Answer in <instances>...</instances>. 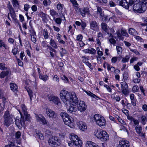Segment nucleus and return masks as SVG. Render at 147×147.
<instances>
[{"label":"nucleus","mask_w":147,"mask_h":147,"mask_svg":"<svg viewBox=\"0 0 147 147\" xmlns=\"http://www.w3.org/2000/svg\"><path fill=\"white\" fill-rule=\"evenodd\" d=\"M21 107L22 112L20 110L18 111L21 115V117L20 119L17 117H16L15 121L16 125L18 127L21 126H24L26 121H29L30 118V115L28 113L25 105L24 104L22 105Z\"/></svg>","instance_id":"1"},{"label":"nucleus","mask_w":147,"mask_h":147,"mask_svg":"<svg viewBox=\"0 0 147 147\" xmlns=\"http://www.w3.org/2000/svg\"><path fill=\"white\" fill-rule=\"evenodd\" d=\"M133 8L134 11L136 13H142L146 9V4L147 1H133Z\"/></svg>","instance_id":"2"},{"label":"nucleus","mask_w":147,"mask_h":147,"mask_svg":"<svg viewBox=\"0 0 147 147\" xmlns=\"http://www.w3.org/2000/svg\"><path fill=\"white\" fill-rule=\"evenodd\" d=\"M94 134L102 141H106L109 139V135L107 132L102 130H96L94 132Z\"/></svg>","instance_id":"3"},{"label":"nucleus","mask_w":147,"mask_h":147,"mask_svg":"<svg viewBox=\"0 0 147 147\" xmlns=\"http://www.w3.org/2000/svg\"><path fill=\"white\" fill-rule=\"evenodd\" d=\"M71 93L65 90H61L60 96L61 100L66 105L70 104V96Z\"/></svg>","instance_id":"4"},{"label":"nucleus","mask_w":147,"mask_h":147,"mask_svg":"<svg viewBox=\"0 0 147 147\" xmlns=\"http://www.w3.org/2000/svg\"><path fill=\"white\" fill-rule=\"evenodd\" d=\"M71 136L70 138L71 143L69 142V145L70 146H71L72 145V143L77 147H81L82 145V142L78 138V136L74 134H71Z\"/></svg>","instance_id":"5"},{"label":"nucleus","mask_w":147,"mask_h":147,"mask_svg":"<svg viewBox=\"0 0 147 147\" xmlns=\"http://www.w3.org/2000/svg\"><path fill=\"white\" fill-rule=\"evenodd\" d=\"M60 115L65 124L69 126L72 123L73 121L72 118L69 116L67 113L62 112L60 113Z\"/></svg>","instance_id":"6"},{"label":"nucleus","mask_w":147,"mask_h":147,"mask_svg":"<svg viewBox=\"0 0 147 147\" xmlns=\"http://www.w3.org/2000/svg\"><path fill=\"white\" fill-rule=\"evenodd\" d=\"M94 119L96 123L100 126L105 125L106 121L103 117L101 115L96 114L94 116Z\"/></svg>","instance_id":"7"},{"label":"nucleus","mask_w":147,"mask_h":147,"mask_svg":"<svg viewBox=\"0 0 147 147\" xmlns=\"http://www.w3.org/2000/svg\"><path fill=\"white\" fill-rule=\"evenodd\" d=\"M61 141L57 137H52L50 138L48 140L49 145L53 147H56L59 146Z\"/></svg>","instance_id":"8"},{"label":"nucleus","mask_w":147,"mask_h":147,"mask_svg":"<svg viewBox=\"0 0 147 147\" xmlns=\"http://www.w3.org/2000/svg\"><path fill=\"white\" fill-rule=\"evenodd\" d=\"M4 117V125L7 127L9 126L12 122L13 119L8 111H6L5 112Z\"/></svg>","instance_id":"9"},{"label":"nucleus","mask_w":147,"mask_h":147,"mask_svg":"<svg viewBox=\"0 0 147 147\" xmlns=\"http://www.w3.org/2000/svg\"><path fill=\"white\" fill-rule=\"evenodd\" d=\"M119 1V5L127 9H128L129 8V6L131 5L134 3L133 1H128V2L127 1Z\"/></svg>","instance_id":"10"},{"label":"nucleus","mask_w":147,"mask_h":147,"mask_svg":"<svg viewBox=\"0 0 147 147\" xmlns=\"http://www.w3.org/2000/svg\"><path fill=\"white\" fill-rule=\"evenodd\" d=\"M70 98V104H71L74 106H76L78 102L76 94L74 92L71 93Z\"/></svg>","instance_id":"11"},{"label":"nucleus","mask_w":147,"mask_h":147,"mask_svg":"<svg viewBox=\"0 0 147 147\" xmlns=\"http://www.w3.org/2000/svg\"><path fill=\"white\" fill-rule=\"evenodd\" d=\"M46 111L47 115L49 118L55 119L57 117V115L56 113L50 109H46Z\"/></svg>","instance_id":"12"},{"label":"nucleus","mask_w":147,"mask_h":147,"mask_svg":"<svg viewBox=\"0 0 147 147\" xmlns=\"http://www.w3.org/2000/svg\"><path fill=\"white\" fill-rule=\"evenodd\" d=\"M77 105L78 110L81 112H83L86 110L87 105L84 101L80 100Z\"/></svg>","instance_id":"13"},{"label":"nucleus","mask_w":147,"mask_h":147,"mask_svg":"<svg viewBox=\"0 0 147 147\" xmlns=\"http://www.w3.org/2000/svg\"><path fill=\"white\" fill-rule=\"evenodd\" d=\"M90 23L91 29L94 31H97L98 30L99 25L95 21H91Z\"/></svg>","instance_id":"14"},{"label":"nucleus","mask_w":147,"mask_h":147,"mask_svg":"<svg viewBox=\"0 0 147 147\" xmlns=\"http://www.w3.org/2000/svg\"><path fill=\"white\" fill-rule=\"evenodd\" d=\"M77 124L78 126L80 129L83 131L86 130L87 129V126L85 123L78 121H77Z\"/></svg>","instance_id":"15"},{"label":"nucleus","mask_w":147,"mask_h":147,"mask_svg":"<svg viewBox=\"0 0 147 147\" xmlns=\"http://www.w3.org/2000/svg\"><path fill=\"white\" fill-rule=\"evenodd\" d=\"M71 1L74 7V9L76 13H80L82 9H80L78 7V4L77 3L76 1Z\"/></svg>","instance_id":"16"},{"label":"nucleus","mask_w":147,"mask_h":147,"mask_svg":"<svg viewBox=\"0 0 147 147\" xmlns=\"http://www.w3.org/2000/svg\"><path fill=\"white\" fill-rule=\"evenodd\" d=\"M49 100L50 101H52L55 104L58 105L60 103V101L59 98L57 97L51 95L48 97Z\"/></svg>","instance_id":"17"},{"label":"nucleus","mask_w":147,"mask_h":147,"mask_svg":"<svg viewBox=\"0 0 147 147\" xmlns=\"http://www.w3.org/2000/svg\"><path fill=\"white\" fill-rule=\"evenodd\" d=\"M35 117L38 121L41 122L43 125H45L47 124V121L43 116H42V118H41L37 115H36Z\"/></svg>","instance_id":"18"},{"label":"nucleus","mask_w":147,"mask_h":147,"mask_svg":"<svg viewBox=\"0 0 147 147\" xmlns=\"http://www.w3.org/2000/svg\"><path fill=\"white\" fill-rule=\"evenodd\" d=\"M80 14L83 17H85L86 14L87 15H89L90 11L89 9L87 7H84L83 9H82Z\"/></svg>","instance_id":"19"},{"label":"nucleus","mask_w":147,"mask_h":147,"mask_svg":"<svg viewBox=\"0 0 147 147\" xmlns=\"http://www.w3.org/2000/svg\"><path fill=\"white\" fill-rule=\"evenodd\" d=\"M135 130L136 132L140 136H144V134L143 133H142L141 131H142V127L140 125H137L135 127Z\"/></svg>","instance_id":"20"},{"label":"nucleus","mask_w":147,"mask_h":147,"mask_svg":"<svg viewBox=\"0 0 147 147\" xmlns=\"http://www.w3.org/2000/svg\"><path fill=\"white\" fill-rule=\"evenodd\" d=\"M10 86L11 89L12 91L15 93L17 92L18 91V86L16 84L11 83Z\"/></svg>","instance_id":"21"},{"label":"nucleus","mask_w":147,"mask_h":147,"mask_svg":"<svg viewBox=\"0 0 147 147\" xmlns=\"http://www.w3.org/2000/svg\"><path fill=\"white\" fill-rule=\"evenodd\" d=\"M50 15L52 16L53 19H55V18L57 17L58 14L55 10L52 9H50L49 11Z\"/></svg>","instance_id":"22"},{"label":"nucleus","mask_w":147,"mask_h":147,"mask_svg":"<svg viewBox=\"0 0 147 147\" xmlns=\"http://www.w3.org/2000/svg\"><path fill=\"white\" fill-rule=\"evenodd\" d=\"M39 78L44 82L48 80V76L47 75H44L42 74H39Z\"/></svg>","instance_id":"23"},{"label":"nucleus","mask_w":147,"mask_h":147,"mask_svg":"<svg viewBox=\"0 0 147 147\" xmlns=\"http://www.w3.org/2000/svg\"><path fill=\"white\" fill-rule=\"evenodd\" d=\"M51 45L55 49L57 48V46L55 41L53 39L51 38L50 41Z\"/></svg>","instance_id":"24"},{"label":"nucleus","mask_w":147,"mask_h":147,"mask_svg":"<svg viewBox=\"0 0 147 147\" xmlns=\"http://www.w3.org/2000/svg\"><path fill=\"white\" fill-rule=\"evenodd\" d=\"M107 34L109 35V37H111L112 38L109 40V42L113 44L114 45H115V44L116 43V40L113 38H112L113 37L112 34H110L109 33H107Z\"/></svg>","instance_id":"25"},{"label":"nucleus","mask_w":147,"mask_h":147,"mask_svg":"<svg viewBox=\"0 0 147 147\" xmlns=\"http://www.w3.org/2000/svg\"><path fill=\"white\" fill-rule=\"evenodd\" d=\"M43 34L44 38L45 39H47L49 38V35L47 30L46 29L43 30Z\"/></svg>","instance_id":"26"},{"label":"nucleus","mask_w":147,"mask_h":147,"mask_svg":"<svg viewBox=\"0 0 147 147\" xmlns=\"http://www.w3.org/2000/svg\"><path fill=\"white\" fill-rule=\"evenodd\" d=\"M101 28L105 32H107L108 30L107 25L105 23H102L101 24Z\"/></svg>","instance_id":"27"},{"label":"nucleus","mask_w":147,"mask_h":147,"mask_svg":"<svg viewBox=\"0 0 147 147\" xmlns=\"http://www.w3.org/2000/svg\"><path fill=\"white\" fill-rule=\"evenodd\" d=\"M76 109V108L72 106H70L67 109V112L68 113H72L73 112H75Z\"/></svg>","instance_id":"28"},{"label":"nucleus","mask_w":147,"mask_h":147,"mask_svg":"<svg viewBox=\"0 0 147 147\" xmlns=\"http://www.w3.org/2000/svg\"><path fill=\"white\" fill-rule=\"evenodd\" d=\"M97 13L100 14V15L101 17H103L104 16V14L102 13V10L100 7H97Z\"/></svg>","instance_id":"29"},{"label":"nucleus","mask_w":147,"mask_h":147,"mask_svg":"<svg viewBox=\"0 0 147 147\" xmlns=\"http://www.w3.org/2000/svg\"><path fill=\"white\" fill-rule=\"evenodd\" d=\"M27 91L28 92V94L30 96V100L31 101L33 95H34V93L33 92H32L31 90L30 89H27Z\"/></svg>","instance_id":"30"},{"label":"nucleus","mask_w":147,"mask_h":147,"mask_svg":"<svg viewBox=\"0 0 147 147\" xmlns=\"http://www.w3.org/2000/svg\"><path fill=\"white\" fill-rule=\"evenodd\" d=\"M95 143L91 141H88L86 144V147H92L93 146H95Z\"/></svg>","instance_id":"31"},{"label":"nucleus","mask_w":147,"mask_h":147,"mask_svg":"<svg viewBox=\"0 0 147 147\" xmlns=\"http://www.w3.org/2000/svg\"><path fill=\"white\" fill-rule=\"evenodd\" d=\"M129 33L132 35L135 36L137 34V32L135 29L130 28L129 30Z\"/></svg>","instance_id":"32"},{"label":"nucleus","mask_w":147,"mask_h":147,"mask_svg":"<svg viewBox=\"0 0 147 147\" xmlns=\"http://www.w3.org/2000/svg\"><path fill=\"white\" fill-rule=\"evenodd\" d=\"M9 13L13 20H16V16L14 10L12 11L11 12H9Z\"/></svg>","instance_id":"33"},{"label":"nucleus","mask_w":147,"mask_h":147,"mask_svg":"<svg viewBox=\"0 0 147 147\" xmlns=\"http://www.w3.org/2000/svg\"><path fill=\"white\" fill-rule=\"evenodd\" d=\"M53 19L55 20L56 23L59 25L60 24L62 20V19L59 18H55Z\"/></svg>","instance_id":"34"},{"label":"nucleus","mask_w":147,"mask_h":147,"mask_svg":"<svg viewBox=\"0 0 147 147\" xmlns=\"http://www.w3.org/2000/svg\"><path fill=\"white\" fill-rule=\"evenodd\" d=\"M82 61L84 63L89 60V57L83 56L82 57Z\"/></svg>","instance_id":"35"},{"label":"nucleus","mask_w":147,"mask_h":147,"mask_svg":"<svg viewBox=\"0 0 147 147\" xmlns=\"http://www.w3.org/2000/svg\"><path fill=\"white\" fill-rule=\"evenodd\" d=\"M9 74V72L8 71H2L0 75V78H4L5 76Z\"/></svg>","instance_id":"36"},{"label":"nucleus","mask_w":147,"mask_h":147,"mask_svg":"<svg viewBox=\"0 0 147 147\" xmlns=\"http://www.w3.org/2000/svg\"><path fill=\"white\" fill-rule=\"evenodd\" d=\"M85 92L87 94L90 96H91L92 97H93L94 98H95L96 97L98 98H100L99 97H98L97 96H96L95 94L92 93L90 92H88L87 91H85Z\"/></svg>","instance_id":"37"},{"label":"nucleus","mask_w":147,"mask_h":147,"mask_svg":"<svg viewBox=\"0 0 147 147\" xmlns=\"http://www.w3.org/2000/svg\"><path fill=\"white\" fill-rule=\"evenodd\" d=\"M141 123L143 125H145L146 124L145 121L146 120V117L145 116H142L141 117Z\"/></svg>","instance_id":"38"},{"label":"nucleus","mask_w":147,"mask_h":147,"mask_svg":"<svg viewBox=\"0 0 147 147\" xmlns=\"http://www.w3.org/2000/svg\"><path fill=\"white\" fill-rule=\"evenodd\" d=\"M0 98L2 99V101L4 102V101H5L6 99L4 97L3 92L1 90H0Z\"/></svg>","instance_id":"39"},{"label":"nucleus","mask_w":147,"mask_h":147,"mask_svg":"<svg viewBox=\"0 0 147 147\" xmlns=\"http://www.w3.org/2000/svg\"><path fill=\"white\" fill-rule=\"evenodd\" d=\"M129 56H126L125 58L123 59L122 62L123 63L129 61Z\"/></svg>","instance_id":"40"},{"label":"nucleus","mask_w":147,"mask_h":147,"mask_svg":"<svg viewBox=\"0 0 147 147\" xmlns=\"http://www.w3.org/2000/svg\"><path fill=\"white\" fill-rule=\"evenodd\" d=\"M4 47L5 49H7V46L5 45L4 42H3L2 40H0V47Z\"/></svg>","instance_id":"41"},{"label":"nucleus","mask_w":147,"mask_h":147,"mask_svg":"<svg viewBox=\"0 0 147 147\" xmlns=\"http://www.w3.org/2000/svg\"><path fill=\"white\" fill-rule=\"evenodd\" d=\"M139 88L138 86L136 85L133 86L132 88V90L133 92H136L138 91Z\"/></svg>","instance_id":"42"},{"label":"nucleus","mask_w":147,"mask_h":147,"mask_svg":"<svg viewBox=\"0 0 147 147\" xmlns=\"http://www.w3.org/2000/svg\"><path fill=\"white\" fill-rule=\"evenodd\" d=\"M116 49L118 54H120L121 53L122 51V49L121 47L120 46H117Z\"/></svg>","instance_id":"43"},{"label":"nucleus","mask_w":147,"mask_h":147,"mask_svg":"<svg viewBox=\"0 0 147 147\" xmlns=\"http://www.w3.org/2000/svg\"><path fill=\"white\" fill-rule=\"evenodd\" d=\"M21 135V134L20 131H18L15 134V138L17 139H19Z\"/></svg>","instance_id":"44"},{"label":"nucleus","mask_w":147,"mask_h":147,"mask_svg":"<svg viewBox=\"0 0 147 147\" xmlns=\"http://www.w3.org/2000/svg\"><path fill=\"white\" fill-rule=\"evenodd\" d=\"M36 136L40 140H43L44 139V137L43 136L42 134L41 133H37Z\"/></svg>","instance_id":"45"},{"label":"nucleus","mask_w":147,"mask_h":147,"mask_svg":"<svg viewBox=\"0 0 147 147\" xmlns=\"http://www.w3.org/2000/svg\"><path fill=\"white\" fill-rule=\"evenodd\" d=\"M127 88H121L122 92L125 95L127 94L128 93V90L127 89Z\"/></svg>","instance_id":"46"},{"label":"nucleus","mask_w":147,"mask_h":147,"mask_svg":"<svg viewBox=\"0 0 147 147\" xmlns=\"http://www.w3.org/2000/svg\"><path fill=\"white\" fill-rule=\"evenodd\" d=\"M18 49L17 48H15L12 49V53H13L14 55H16L17 53L18 52Z\"/></svg>","instance_id":"47"},{"label":"nucleus","mask_w":147,"mask_h":147,"mask_svg":"<svg viewBox=\"0 0 147 147\" xmlns=\"http://www.w3.org/2000/svg\"><path fill=\"white\" fill-rule=\"evenodd\" d=\"M5 65L3 63H1L0 64V69L2 70H5L6 69V68L5 67Z\"/></svg>","instance_id":"48"},{"label":"nucleus","mask_w":147,"mask_h":147,"mask_svg":"<svg viewBox=\"0 0 147 147\" xmlns=\"http://www.w3.org/2000/svg\"><path fill=\"white\" fill-rule=\"evenodd\" d=\"M57 9L61 11L63 9V7L62 5L61 4L59 3L57 5Z\"/></svg>","instance_id":"49"},{"label":"nucleus","mask_w":147,"mask_h":147,"mask_svg":"<svg viewBox=\"0 0 147 147\" xmlns=\"http://www.w3.org/2000/svg\"><path fill=\"white\" fill-rule=\"evenodd\" d=\"M51 2V1H44L43 4L45 6H47L50 4Z\"/></svg>","instance_id":"50"},{"label":"nucleus","mask_w":147,"mask_h":147,"mask_svg":"<svg viewBox=\"0 0 147 147\" xmlns=\"http://www.w3.org/2000/svg\"><path fill=\"white\" fill-rule=\"evenodd\" d=\"M40 16L43 19L46 18V14L43 12H40Z\"/></svg>","instance_id":"51"},{"label":"nucleus","mask_w":147,"mask_h":147,"mask_svg":"<svg viewBox=\"0 0 147 147\" xmlns=\"http://www.w3.org/2000/svg\"><path fill=\"white\" fill-rule=\"evenodd\" d=\"M83 36L81 34L78 35L77 36L76 40H77L81 41L82 40Z\"/></svg>","instance_id":"52"},{"label":"nucleus","mask_w":147,"mask_h":147,"mask_svg":"<svg viewBox=\"0 0 147 147\" xmlns=\"http://www.w3.org/2000/svg\"><path fill=\"white\" fill-rule=\"evenodd\" d=\"M30 32L31 33V34H30L31 36H36V32L34 30L32 29L30 30Z\"/></svg>","instance_id":"53"},{"label":"nucleus","mask_w":147,"mask_h":147,"mask_svg":"<svg viewBox=\"0 0 147 147\" xmlns=\"http://www.w3.org/2000/svg\"><path fill=\"white\" fill-rule=\"evenodd\" d=\"M12 3L14 7L18 6L19 5L18 1H12Z\"/></svg>","instance_id":"54"},{"label":"nucleus","mask_w":147,"mask_h":147,"mask_svg":"<svg viewBox=\"0 0 147 147\" xmlns=\"http://www.w3.org/2000/svg\"><path fill=\"white\" fill-rule=\"evenodd\" d=\"M7 7L8 8L9 12H11L12 11H14L13 8L12 7V6L10 5L9 3L8 4Z\"/></svg>","instance_id":"55"},{"label":"nucleus","mask_w":147,"mask_h":147,"mask_svg":"<svg viewBox=\"0 0 147 147\" xmlns=\"http://www.w3.org/2000/svg\"><path fill=\"white\" fill-rule=\"evenodd\" d=\"M117 60V57H113L111 59L112 63H115Z\"/></svg>","instance_id":"56"},{"label":"nucleus","mask_w":147,"mask_h":147,"mask_svg":"<svg viewBox=\"0 0 147 147\" xmlns=\"http://www.w3.org/2000/svg\"><path fill=\"white\" fill-rule=\"evenodd\" d=\"M121 88H127L128 85L126 82H123L121 84Z\"/></svg>","instance_id":"57"},{"label":"nucleus","mask_w":147,"mask_h":147,"mask_svg":"<svg viewBox=\"0 0 147 147\" xmlns=\"http://www.w3.org/2000/svg\"><path fill=\"white\" fill-rule=\"evenodd\" d=\"M130 49V50L131 51L134 53L135 54H136V55H140V54L136 50L133 49Z\"/></svg>","instance_id":"58"},{"label":"nucleus","mask_w":147,"mask_h":147,"mask_svg":"<svg viewBox=\"0 0 147 147\" xmlns=\"http://www.w3.org/2000/svg\"><path fill=\"white\" fill-rule=\"evenodd\" d=\"M30 8V5L28 4H26L24 5V10L26 11H28V9Z\"/></svg>","instance_id":"59"},{"label":"nucleus","mask_w":147,"mask_h":147,"mask_svg":"<svg viewBox=\"0 0 147 147\" xmlns=\"http://www.w3.org/2000/svg\"><path fill=\"white\" fill-rule=\"evenodd\" d=\"M5 102V101H4V102H3V103L2 105H1V104L0 103V113L4 110Z\"/></svg>","instance_id":"60"},{"label":"nucleus","mask_w":147,"mask_h":147,"mask_svg":"<svg viewBox=\"0 0 147 147\" xmlns=\"http://www.w3.org/2000/svg\"><path fill=\"white\" fill-rule=\"evenodd\" d=\"M15 146L12 142H10L9 144L5 146V147H14Z\"/></svg>","instance_id":"61"},{"label":"nucleus","mask_w":147,"mask_h":147,"mask_svg":"<svg viewBox=\"0 0 147 147\" xmlns=\"http://www.w3.org/2000/svg\"><path fill=\"white\" fill-rule=\"evenodd\" d=\"M121 34L124 36H128V34L126 32L125 30H121Z\"/></svg>","instance_id":"62"},{"label":"nucleus","mask_w":147,"mask_h":147,"mask_svg":"<svg viewBox=\"0 0 147 147\" xmlns=\"http://www.w3.org/2000/svg\"><path fill=\"white\" fill-rule=\"evenodd\" d=\"M90 53L92 54H95L96 53V51L93 48H91L90 49Z\"/></svg>","instance_id":"63"},{"label":"nucleus","mask_w":147,"mask_h":147,"mask_svg":"<svg viewBox=\"0 0 147 147\" xmlns=\"http://www.w3.org/2000/svg\"><path fill=\"white\" fill-rule=\"evenodd\" d=\"M53 80H54L56 81L57 82H59V80L58 77L57 75H55L53 78Z\"/></svg>","instance_id":"64"}]
</instances>
